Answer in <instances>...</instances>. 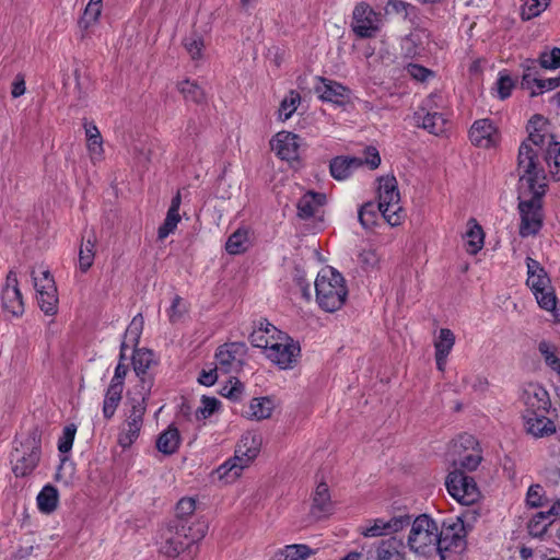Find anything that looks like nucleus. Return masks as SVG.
Returning <instances> with one entry per match:
<instances>
[{
  "instance_id": "nucleus-56",
  "label": "nucleus",
  "mask_w": 560,
  "mask_h": 560,
  "mask_svg": "<svg viewBox=\"0 0 560 560\" xmlns=\"http://www.w3.org/2000/svg\"><path fill=\"white\" fill-rule=\"evenodd\" d=\"M539 63L544 69L555 70L560 68V48L553 47L539 54Z\"/></svg>"
},
{
  "instance_id": "nucleus-31",
  "label": "nucleus",
  "mask_w": 560,
  "mask_h": 560,
  "mask_svg": "<svg viewBox=\"0 0 560 560\" xmlns=\"http://www.w3.org/2000/svg\"><path fill=\"white\" fill-rule=\"evenodd\" d=\"M522 86L528 90L532 96L539 95L559 88L560 77L542 79L535 78L532 73L527 72L523 75Z\"/></svg>"
},
{
  "instance_id": "nucleus-64",
  "label": "nucleus",
  "mask_w": 560,
  "mask_h": 560,
  "mask_svg": "<svg viewBox=\"0 0 560 560\" xmlns=\"http://www.w3.org/2000/svg\"><path fill=\"white\" fill-rule=\"evenodd\" d=\"M196 510V501L192 498H183L176 505V515L180 520L178 524L186 523L185 517L190 516Z\"/></svg>"
},
{
  "instance_id": "nucleus-62",
  "label": "nucleus",
  "mask_w": 560,
  "mask_h": 560,
  "mask_svg": "<svg viewBox=\"0 0 560 560\" xmlns=\"http://www.w3.org/2000/svg\"><path fill=\"white\" fill-rule=\"evenodd\" d=\"M481 462V455L479 451L472 450L471 452L467 453L463 457H460L458 463H454L455 466H458L459 468L466 469V470H475Z\"/></svg>"
},
{
  "instance_id": "nucleus-58",
  "label": "nucleus",
  "mask_w": 560,
  "mask_h": 560,
  "mask_svg": "<svg viewBox=\"0 0 560 560\" xmlns=\"http://www.w3.org/2000/svg\"><path fill=\"white\" fill-rule=\"evenodd\" d=\"M220 401L214 397L203 396L200 406L196 410L197 419H207L218 409Z\"/></svg>"
},
{
  "instance_id": "nucleus-25",
  "label": "nucleus",
  "mask_w": 560,
  "mask_h": 560,
  "mask_svg": "<svg viewBox=\"0 0 560 560\" xmlns=\"http://www.w3.org/2000/svg\"><path fill=\"white\" fill-rule=\"evenodd\" d=\"M277 334H283V331L268 322H260L259 326L252 331L249 341L253 347L264 349L265 353L278 339Z\"/></svg>"
},
{
  "instance_id": "nucleus-60",
  "label": "nucleus",
  "mask_w": 560,
  "mask_h": 560,
  "mask_svg": "<svg viewBox=\"0 0 560 560\" xmlns=\"http://www.w3.org/2000/svg\"><path fill=\"white\" fill-rule=\"evenodd\" d=\"M360 533L364 537L385 536L384 518L380 517L369 521L364 526L360 527Z\"/></svg>"
},
{
  "instance_id": "nucleus-41",
  "label": "nucleus",
  "mask_w": 560,
  "mask_h": 560,
  "mask_svg": "<svg viewBox=\"0 0 560 560\" xmlns=\"http://www.w3.org/2000/svg\"><path fill=\"white\" fill-rule=\"evenodd\" d=\"M539 353L541 354L546 365L553 372L560 375V350L559 348L546 340L538 345Z\"/></svg>"
},
{
  "instance_id": "nucleus-53",
  "label": "nucleus",
  "mask_w": 560,
  "mask_h": 560,
  "mask_svg": "<svg viewBox=\"0 0 560 560\" xmlns=\"http://www.w3.org/2000/svg\"><path fill=\"white\" fill-rule=\"evenodd\" d=\"M36 299L39 308L46 314V315H54L57 312V305H58V295L56 292L50 291H42L39 293H36Z\"/></svg>"
},
{
  "instance_id": "nucleus-28",
  "label": "nucleus",
  "mask_w": 560,
  "mask_h": 560,
  "mask_svg": "<svg viewBox=\"0 0 560 560\" xmlns=\"http://www.w3.org/2000/svg\"><path fill=\"white\" fill-rule=\"evenodd\" d=\"M154 363V353L151 350L148 349H137L133 352L132 355V365L136 374L141 377L142 382V389H144V393H147L150 389L151 386V380H145L147 371L151 368V365Z\"/></svg>"
},
{
  "instance_id": "nucleus-52",
  "label": "nucleus",
  "mask_w": 560,
  "mask_h": 560,
  "mask_svg": "<svg viewBox=\"0 0 560 560\" xmlns=\"http://www.w3.org/2000/svg\"><path fill=\"white\" fill-rule=\"evenodd\" d=\"M522 18L523 20H530L533 18L538 16L541 12H544L551 0H522Z\"/></svg>"
},
{
  "instance_id": "nucleus-54",
  "label": "nucleus",
  "mask_w": 560,
  "mask_h": 560,
  "mask_svg": "<svg viewBox=\"0 0 560 560\" xmlns=\"http://www.w3.org/2000/svg\"><path fill=\"white\" fill-rule=\"evenodd\" d=\"M381 256L373 247L363 248L359 254V262L364 270H374L380 266Z\"/></svg>"
},
{
  "instance_id": "nucleus-22",
  "label": "nucleus",
  "mask_w": 560,
  "mask_h": 560,
  "mask_svg": "<svg viewBox=\"0 0 560 560\" xmlns=\"http://www.w3.org/2000/svg\"><path fill=\"white\" fill-rule=\"evenodd\" d=\"M317 80L318 83L315 85V92L320 100L341 104L348 98L349 90L342 84L322 77L317 78Z\"/></svg>"
},
{
  "instance_id": "nucleus-20",
  "label": "nucleus",
  "mask_w": 560,
  "mask_h": 560,
  "mask_svg": "<svg viewBox=\"0 0 560 560\" xmlns=\"http://www.w3.org/2000/svg\"><path fill=\"white\" fill-rule=\"evenodd\" d=\"M548 412L523 413L525 428L534 438H545L556 433L555 422L547 417Z\"/></svg>"
},
{
  "instance_id": "nucleus-9",
  "label": "nucleus",
  "mask_w": 560,
  "mask_h": 560,
  "mask_svg": "<svg viewBox=\"0 0 560 560\" xmlns=\"http://www.w3.org/2000/svg\"><path fill=\"white\" fill-rule=\"evenodd\" d=\"M445 486L450 495L463 505H472L480 498V491L474 478L457 468L448 474Z\"/></svg>"
},
{
  "instance_id": "nucleus-15",
  "label": "nucleus",
  "mask_w": 560,
  "mask_h": 560,
  "mask_svg": "<svg viewBox=\"0 0 560 560\" xmlns=\"http://www.w3.org/2000/svg\"><path fill=\"white\" fill-rule=\"evenodd\" d=\"M469 139L476 147L490 149L500 143L501 136L493 121L483 118L472 124L469 130Z\"/></svg>"
},
{
  "instance_id": "nucleus-50",
  "label": "nucleus",
  "mask_w": 560,
  "mask_h": 560,
  "mask_svg": "<svg viewBox=\"0 0 560 560\" xmlns=\"http://www.w3.org/2000/svg\"><path fill=\"white\" fill-rule=\"evenodd\" d=\"M546 163L550 176L555 180H560V142L549 144L546 153Z\"/></svg>"
},
{
  "instance_id": "nucleus-51",
  "label": "nucleus",
  "mask_w": 560,
  "mask_h": 560,
  "mask_svg": "<svg viewBox=\"0 0 560 560\" xmlns=\"http://www.w3.org/2000/svg\"><path fill=\"white\" fill-rule=\"evenodd\" d=\"M183 45L192 60L202 58L205 42L201 35L197 33L188 35L184 38Z\"/></svg>"
},
{
  "instance_id": "nucleus-35",
  "label": "nucleus",
  "mask_w": 560,
  "mask_h": 560,
  "mask_svg": "<svg viewBox=\"0 0 560 560\" xmlns=\"http://www.w3.org/2000/svg\"><path fill=\"white\" fill-rule=\"evenodd\" d=\"M180 445V434L176 427L168 425L161 432L156 440V448L164 455H172L177 452Z\"/></svg>"
},
{
  "instance_id": "nucleus-24",
  "label": "nucleus",
  "mask_w": 560,
  "mask_h": 560,
  "mask_svg": "<svg viewBox=\"0 0 560 560\" xmlns=\"http://www.w3.org/2000/svg\"><path fill=\"white\" fill-rule=\"evenodd\" d=\"M84 133L86 138V149L92 163L101 162L104 159L103 138L93 121L84 120Z\"/></svg>"
},
{
  "instance_id": "nucleus-23",
  "label": "nucleus",
  "mask_w": 560,
  "mask_h": 560,
  "mask_svg": "<svg viewBox=\"0 0 560 560\" xmlns=\"http://www.w3.org/2000/svg\"><path fill=\"white\" fill-rule=\"evenodd\" d=\"M412 120L417 127H421L435 136H440L446 130L447 121L445 117L436 112H425L424 107L413 113Z\"/></svg>"
},
{
  "instance_id": "nucleus-11",
  "label": "nucleus",
  "mask_w": 560,
  "mask_h": 560,
  "mask_svg": "<svg viewBox=\"0 0 560 560\" xmlns=\"http://www.w3.org/2000/svg\"><path fill=\"white\" fill-rule=\"evenodd\" d=\"M40 457V447L35 440H27L15 447L12 453V471L15 477L30 475L37 466Z\"/></svg>"
},
{
  "instance_id": "nucleus-29",
  "label": "nucleus",
  "mask_w": 560,
  "mask_h": 560,
  "mask_svg": "<svg viewBox=\"0 0 560 560\" xmlns=\"http://www.w3.org/2000/svg\"><path fill=\"white\" fill-rule=\"evenodd\" d=\"M182 203L180 192L177 191L176 195L172 198L171 206L167 210L166 218L163 224L158 230V236L160 240L166 238L170 234H172L177 224L180 221L179 208Z\"/></svg>"
},
{
  "instance_id": "nucleus-19",
  "label": "nucleus",
  "mask_w": 560,
  "mask_h": 560,
  "mask_svg": "<svg viewBox=\"0 0 560 560\" xmlns=\"http://www.w3.org/2000/svg\"><path fill=\"white\" fill-rule=\"evenodd\" d=\"M260 447L261 436L255 432H246L235 447L234 457L247 468L258 456Z\"/></svg>"
},
{
  "instance_id": "nucleus-36",
  "label": "nucleus",
  "mask_w": 560,
  "mask_h": 560,
  "mask_svg": "<svg viewBox=\"0 0 560 560\" xmlns=\"http://www.w3.org/2000/svg\"><path fill=\"white\" fill-rule=\"evenodd\" d=\"M313 553L314 551L307 545L293 544L277 549L271 560H305Z\"/></svg>"
},
{
  "instance_id": "nucleus-42",
  "label": "nucleus",
  "mask_w": 560,
  "mask_h": 560,
  "mask_svg": "<svg viewBox=\"0 0 560 560\" xmlns=\"http://www.w3.org/2000/svg\"><path fill=\"white\" fill-rule=\"evenodd\" d=\"M144 319L141 314H137L128 325L124 340L121 342V353L127 347L136 346L143 330Z\"/></svg>"
},
{
  "instance_id": "nucleus-21",
  "label": "nucleus",
  "mask_w": 560,
  "mask_h": 560,
  "mask_svg": "<svg viewBox=\"0 0 560 560\" xmlns=\"http://www.w3.org/2000/svg\"><path fill=\"white\" fill-rule=\"evenodd\" d=\"M455 335L448 328H441L434 338L433 346L435 350L436 369L444 372L447 358L455 345Z\"/></svg>"
},
{
  "instance_id": "nucleus-43",
  "label": "nucleus",
  "mask_w": 560,
  "mask_h": 560,
  "mask_svg": "<svg viewBox=\"0 0 560 560\" xmlns=\"http://www.w3.org/2000/svg\"><path fill=\"white\" fill-rule=\"evenodd\" d=\"M58 504V491L54 486H45L37 495V505L40 512L51 513Z\"/></svg>"
},
{
  "instance_id": "nucleus-38",
  "label": "nucleus",
  "mask_w": 560,
  "mask_h": 560,
  "mask_svg": "<svg viewBox=\"0 0 560 560\" xmlns=\"http://www.w3.org/2000/svg\"><path fill=\"white\" fill-rule=\"evenodd\" d=\"M244 469L245 467L233 456L221 464L214 474L224 483H232L241 477Z\"/></svg>"
},
{
  "instance_id": "nucleus-1",
  "label": "nucleus",
  "mask_w": 560,
  "mask_h": 560,
  "mask_svg": "<svg viewBox=\"0 0 560 560\" xmlns=\"http://www.w3.org/2000/svg\"><path fill=\"white\" fill-rule=\"evenodd\" d=\"M544 124L540 116L529 120V136L518 149V211L521 215L520 234L523 237L535 235L542 225L541 197L547 189V179L539 167L537 150L534 145L544 142V135L537 126Z\"/></svg>"
},
{
  "instance_id": "nucleus-30",
  "label": "nucleus",
  "mask_w": 560,
  "mask_h": 560,
  "mask_svg": "<svg viewBox=\"0 0 560 560\" xmlns=\"http://www.w3.org/2000/svg\"><path fill=\"white\" fill-rule=\"evenodd\" d=\"M375 560H406L401 541L395 537L381 540L375 548Z\"/></svg>"
},
{
  "instance_id": "nucleus-17",
  "label": "nucleus",
  "mask_w": 560,
  "mask_h": 560,
  "mask_svg": "<svg viewBox=\"0 0 560 560\" xmlns=\"http://www.w3.org/2000/svg\"><path fill=\"white\" fill-rule=\"evenodd\" d=\"M335 513V503L331 500L328 485L319 482L313 493L310 515L314 521H322Z\"/></svg>"
},
{
  "instance_id": "nucleus-45",
  "label": "nucleus",
  "mask_w": 560,
  "mask_h": 560,
  "mask_svg": "<svg viewBox=\"0 0 560 560\" xmlns=\"http://www.w3.org/2000/svg\"><path fill=\"white\" fill-rule=\"evenodd\" d=\"M516 81L510 75L506 70L500 71L498 74V79L492 88V91L495 92V96L500 100H506L511 96L512 91L514 90Z\"/></svg>"
},
{
  "instance_id": "nucleus-5",
  "label": "nucleus",
  "mask_w": 560,
  "mask_h": 560,
  "mask_svg": "<svg viewBox=\"0 0 560 560\" xmlns=\"http://www.w3.org/2000/svg\"><path fill=\"white\" fill-rule=\"evenodd\" d=\"M378 211L390 226L400 224L404 214L400 206V195L397 180L394 176L380 178L378 184Z\"/></svg>"
},
{
  "instance_id": "nucleus-27",
  "label": "nucleus",
  "mask_w": 560,
  "mask_h": 560,
  "mask_svg": "<svg viewBox=\"0 0 560 560\" xmlns=\"http://www.w3.org/2000/svg\"><path fill=\"white\" fill-rule=\"evenodd\" d=\"M463 241L465 250L469 255H476L482 249L485 244V233L476 219L471 218L467 221Z\"/></svg>"
},
{
  "instance_id": "nucleus-48",
  "label": "nucleus",
  "mask_w": 560,
  "mask_h": 560,
  "mask_svg": "<svg viewBox=\"0 0 560 560\" xmlns=\"http://www.w3.org/2000/svg\"><path fill=\"white\" fill-rule=\"evenodd\" d=\"M552 524L544 511L533 514L527 523L528 534L533 537H541Z\"/></svg>"
},
{
  "instance_id": "nucleus-34",
  "label": "nucleus",
  "mask_w": 560,
  "mask_h": 560,
  "mask_svg": "<svg viewBox=\"0 0 560 560\" xmlns=\"http://www.w3.org/2000/svg\"><path fill=\"white\" fill-rule=\"evenodd\" d=\"M103 12V0H89L82 16L80 18L78 25L83 32L82 36L89 33L94 27Z\"/></svg>"
},
{
  "instance_id": "nucleus-59",
  "label": "nucleus",
  "mask_w": 560,
  "mask_h": 560,
  "mask_svg": "<svg viewBox=\"0 0 560 560\" xmlns=\"http://www.w3.org/2000/svg\"><path fill=\"white\" fill-rule=\"evenodd\" d=\"M75 433L77 427L74 424H68L63 428L62 434L58 441V450L60 453H68L71 451Z\"/></svg>"
},
{
  "instance_id": "nucleus-32",
  "label": "nucleus",
  "mask_w": 560,
  "mask_h": 560,
  "mask_svg": "<svg viewBox=\"0 0 560 560\" xmlns=\"http://www.w3.org/2000/svg\"><path fill=\"white\" fill-rule=\"evenodd\" d=\"M326 202L324 194L307 191L298 202V214L302 219L314 217Z\"/></svg>"
},
{
  "instance_id": "nucleus-33",
  "label": "nucleus",
  "mask_w": 560,
  "mask_h": 560,
  "mask_svg": "<svg viewBox=\"0 0 560 560\" xmlns=\"http://www.w3.org/2000/svg\"><path fill=\"white\" fill-rule=\"evenodd\" d=\"M275 401L270 397H255L249 401L245 411L246 418L250 420L261 421L269 419L275 410Z\"/></svg>"
},
{
  "instance_id": "nucleus-46",
  "label": "nucleus",
  "mask_w": 560,
  "mask_h": 560,
  "mask_svg": "<svg viewBox=\"0 0 560 560\" xmlns=\"http://www.w3.org/2000/svg\"><path fill=\"white\" fill-rule=\"evenodd\" d=\"M179 93L183 95L185 101L192 103H201L205 100L203 90L194 81L188 79L180 81L177 84Z\"/></svg>"
},
{
  "instance_id": "nucleus-7",
  "label": "nucleus",
  "mask_w": 560,
  "mask_h": 560,
  "mask_svg": "<svg viewBox=\"0 0 560 560\" xmlns=\"http://www.w3.org/2000/svg\"><path fill=\"white\" fill-rule=\"evenodd\" d=\"M144 399L145 394H141L140 400L131 399V408L120 424L117 436V443L122 448L130 447L140 436L145 413Z\"/></svg>"
},
{
  "instance_id": "nucleus-61",
  "label": "nucleus",
  "mask_w": 560,
  "mask_h": 560,
  "mask_svg": "<svg viewBox=\"0 0 560 560\" xmlns=\"http://www.w3.org/2000/svg\"><path fill=\"white\" fill-rule=\"evenodd\" d=\"M243 392V383L234 377L229 380V382L221 388V395L233 400L240 399Z\"/></svg>"
},
{
  "instance_id": "nucleus-40",
  "label": "nucleus",
  "mask_w": 560,
  "mask_h": 560,
  "mask_svg": "<svg viewBox=\"0 0 560 560\" xmlns=\"http://www.w3.org/2000/svg\"><path fill=\"white\" fill-rule=\"evenodd\" d=\"M301 103V95L298 91L291 90L281 101L277 112V117L280 121L284 122L290 119L296 112Z\"/></svg>"
},
{
  "instance_id": "nucleus-2",
  "label": "nucleus",
  "mask_w": 560,
  "mask_h": 560,
  "mask_svg": "<svg viewBox=\"0 0 560 560\" xmlns=\"http://www.w3.org/2000/svg\"><path fill=\"white\" fill-rule=\"evenodd\" d=\"M409 530L406 536V547L419 558H431L439 549L441 538L438 522L428 514H420L410 518Z\"/></svg>"
},
{
  "instance_id": "nucleus-63",
  "label": "nucleus",
  "mask_w": 560,
  "mask_h": 560,
  "mask_svg": "<svg viewBox=\"0 0 560 560\" xmlns=\"http://www.w3.org/2000/svg\"><path fill=\"white\" fill-rule=\"evenodd\" d=\"M293 280L296 285L300 288L302 296L310 301L312 298L311 283L306 278V272L301 268H295Z\"/></svg>"
},
{
  "instance_id": "nucleus-47",
  "label": "nucleus",
  "mask_w": 560,
  "mask_h": 560,
  "mask_svg": "<svg viewBox=\"0 0 560 560\" xmlns=\"http://www.w3.org/2000/svg\"><path fill=\"white\" fill-rule=\"evenodd\" d=\"M32 278L36 293L42 291L56 292L57 288L55 280L49 270L44 268H39L38 270L34 269L32 271Z\"/></svg>"
},
{
  "instance_id": "nucleus-57",
  "label": "nucleus",
  "mask_w": 560,
  "mask_h": 560,
  "mask_svg": "<svg viewBox=\"0 0 560 560\" xmlns=\"http://www.w3.org/2000/svg\"><path fill=\"white\" fill-rule=\"evenodd\" d=\"M187 311V303L179 295H175L166 313L170 322L174 324L182 320Z\"/></svg>"
},
{
  "instance_id": "nucleus-3",
  "label": "nucleus",
  "mask_w": 560,
  "mask_h": 560,
  "mask_svg": "<svg viewBox=\"0 0 560 560\" xmlns=\"http://www.w3.org/2000/svg\"><path fill=\"white\" fill-rule=\"evenodd\" d=\"M207 524L198 521L191 525L180 523L175 529H168L162 552L168 557H179L180 560H192L198 551V542L206 536Z\"/></svg>"
},
{
  "instance_id": "nucleus-4",
  "label": "nucleus",
  "mask_w": 560,
  "mask_h": 560,
  "mask_svg": "<svg viewBox=\"0 0 560 560\" xmlns=\"http://www.w3.org/2000/svg\"><path fill=\"white\" fill-rule=\"evenodd\" d=\"M316 302L325 312H336L342 307L348 296L345 278L331 267L323 268L314 282Z\"/></svg>"
},
{
  "instance_id": "nucleus-39",
  "label": "nucleus",
  "mask_w": 560,
  "mask_h": 560,
  "mask_svg": "<svg viewBox=\"0 0 560 560\" xmlns=\"http://www.w3.org/2000/svg\"><path fill=\"white\" fill-rule=\"evenodd\" d=\"M250 245L249 233L247 229H237L225 244V249L231 255H238L247 250Z\"/></svg>"
},
{
  "instance_id": "nucleus-49",
  "label": "nucleus",
  "mask_w": 560,
  "mask_h": 560,
  "mask_svg": "<svg viewBox=\"0 0 560 560\" xmlns=\"http://www.w3.org/2000/svg\"><path fill=\"white\" fill-rule=\"evenodd\" d=\"M525 502L528 508L538 509L547 506L549 504V499L546 495L544 487L535 483L528 488Z\"/></svg>"
},
{
  "instance_id": "nucleus-16",
  "label": "nucleus",
  "mask_w": 560,
  "mask_h": 560,
  "mask_svg": "<svg viewBox=\"0 0 560 560\" xmlns=\"http://www.w3.org/2000/svg\"><path fill=\"white\" fill-rule=\"evenodd\" d=\"M523 413L548 412L551 406L548 392L537 383H528L522 389Z\"/></svg>"
},
{
  "instance_id": "nucleus-12",
  "label": "nucleus",
  "mask_w": 560,
  "mask_h": 560,
  "mask_svg": "<svg viewBox=\"0 0 560 560\" xmlns=\"http://www.w3.org/2000/svg\"><path fill=\"white\" fill-rule=\"evenodd\" d=\"M439 549L436 555L445 560L451 553H460L466 546L464 524L460 520L440 528Z\"/></svg>"
},
{
  "instance_id": "nucleus-14",
  "label": "nucleus",
  "mask_w": 560,
  "mask_h": 560,
  "mask_svg": "<svg viewBox=\"0 0 560 560\" xmlns=\"http://www.w3.org/2000/svg\"><path fill=\"white\" fill-rule=\"evenodd\" d=\"M301 145V137L287 130L277 132L270 140L271 150L279 159L287 162L299 160Z\"/></svg>"
},
{
  "instance_id": "nucleus-10",
  "label": "nucleus",
  "mask_w": 560,
  "mask_h": 560,
  "mask_svg": "<svg viewBox=\"0 0 560 560\" xmlns=\"http://www.w3.org/2000/svg\"><path fill=\"white\" fill-rule=\"evenodd\" d=\"M381 14L375 12L366 2L358 3L352 12L351 28L360 38H371L381 28Z\"/></svg>"
},
{
  "instance_id": "nucleus-55",
  "label": "nucleus",
  "mask_w": 560,
  "mask_h": 560,
  "mask_svg": "<svg viewBox=\"0 0 560 560\" xmlns=\"http://www.w3.org/2000/svg\"><path fill=\"white\" fill-rule=\"evenodd\" d=\"M410 518L411 515L409 514L393 516L388 520L384 518L385 535H393L404 530L409 526Z\"/></svg>"
},
{
  "instance_id": "nucleus-18",
  "label": "nucleus",
  "mask_w": 560,
  "mask_h": 560,
  "mask_svg": "<svg viewBox=\"0 0 560 560\" xmlns=\"http://www.w3.org/2000/svg\"><path fill=\"white\" fill-rule=\"evenodd\" d=\"M1 299L2 306L8 313L15 317H19L24 313V303L19 289L18 277L13 271H10L7 277Z\"/></svg>"
},
{
  "instance_id": "nucleus-6",
  "label": "nucleus",
  "mask_w": 560,
  "mask_h": 560,
  "mask_svg": "<svg viewBox=\"0 0 560 560\" xmlns=\"http://www.w3.org/2000/svg\"><path fill=\"white\" fill-rule=\"evenodd\" d=\"M527 285L541 308L549 312L556 311L557 298L550 280L539 264L532 258H527Z\"/></svg>"
},
{
  "instance_id": "nucleus-8",
  "label": "nucleus",
  "mask_w": 560,
  "mask_h": 560,
  "mask_svg": "<svg viewBox=\"0 0 560 560\" xmlns=\"http://www.w3.org/2000/svg\"><path fill=\"white\" fill-rule=\"evenodd\" d=\"M276 342L265 352L266 358L281 370L293 369L301 354L298 341L288 334H277Z\"/></svg>"
},
{
  "instance_id": "nucleus-44",
  "label": "nucleus",
  "mask_w": 560,
  "mask_h": 560,
  "mask_svg": "<svg viewBox=\"0 0 560 560\" xmlns=\"http://www.w3.org/2000/svg\"><path fill=\"white\" fill-rule=\"evenodd\" d=\"M96 240L95 237H88L79 250V268L82 272H86L94 262Z\"/></svg>"
},
{
  "instance_id": "nucleus-26",
  "label": "nucleus",
  "mask_w": 560,
  "mask_h": 560,
  "mask_svg": "<svg viewBox=\"0 0 560 560\" xmlns=\"http://www.w3.org/2000/svg\"><path fill=\"white\" fill-rule=\"evenodd\" d=\"M363 165L362 158L359 156H336L330 161V175L336 180L347 179L355 170Z\"/></svg>"
},
{
  "instance_id": "nucleus-13",
  "label": "nucleus",
  "mask_w": 560,
  "mask_h": 560,
  "mask_svg": "<svg viewBox=\"0 0 560 560\" xmlns=\"http://www.w3.org/2000/svg\"><path fill=\"white\" fill-rule=\"evenodd\" d=\"M247 347L244 342H228L220 346L215 352L217 369L222 373H233L241 370Z\"/></svg>"
},
{
  "instance_id": "nucleus-37",
  "label": "nucleus",
  "mask_w": 560,
  "mask_h": 560,
  "mask_svg": "<svg viewBox=\"0 0 560 560\" xmlns=\"http://www.w3.org/2000/svg\"><path fill=\"white\" fill-rule=\"evenodd\" d=\"M122 390H124V387H121V386H117V385H113V384L108 385V387L105 392V395H104L103 407H102L103 417L106 420H110L114 417V415L121 401Z\"/></svg>"
}]
</instances>
